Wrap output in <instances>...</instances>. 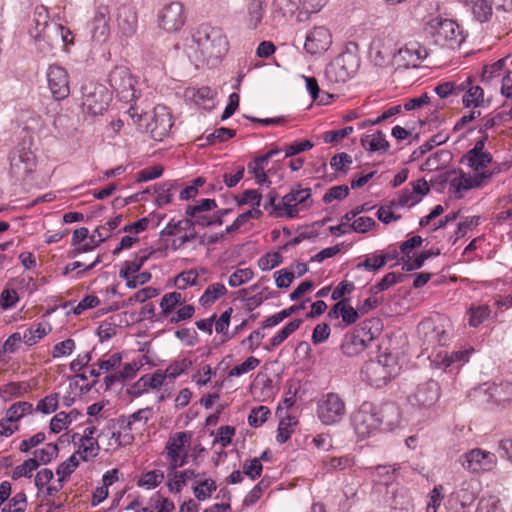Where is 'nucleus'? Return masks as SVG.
<instances>
[{
    "instance_id": "obj_31",
    "label": "nucleus",
    "mask_w": 512,
    "mask_h": 512,
    "mask_svg": "<svg viewBox=\"0 0 512 512\" xmlns=\"http://www.w3.org/2000/svg\"><path fill=\"white\" fill-rule=\"evenodd\" d=\"M368 344L360 338L359 334L353 331L351 334H347L341 344V350L344 355L353 357L361 353L367 348Z\"/></svg>"
},
{
    "instance_id": "obj_55",
    "label": "nucleus",
    "mask_w": 512,
    "mask_h": 512,
    "mask_svg": "<svg viewBox=\"0 0 512 512\" xmlns=\"http://www.w3.org/2000/svg\"><path fill=\"white\" fill-rule=\"evenodd\" d=\"M59 448L56 443H48L45 448L35 451V459L40 464H48L58 456Z\"/></svg>"
},
{
    "instance_id": "obj_11",
    "label": "nucleus",
    "mask_w": 512,
    "mask_h": 512,
    "mask_svg": "<svg viewBox=\"0 0 512 512\" xmlns=\"http://www.w3.org/2000/svg\"><path fill=\"white\" fill-rule=\"evenodd\" d=\"M31 144V138H25L10 154V174L17 180H25L36 168V156Z\"/></svg>"
},
{
    "instance_id": "obj_37",
    "label": "nucleus",
    "mask_w": 512,
    "mask_h": 512,
    "mask_svg": "<svg viewBox=\"0 0 512 512\" xmlns=\"http://www.w3.org/2000/svg\"><path fill=\"white\" fill-rule=\"evenodd\" d=\"M198 476V474L191 469H185L183 471L174 472L173 479H169L167 482V486L169 490L173 493H179L183 486L186 485L187 480L194 479Z\"/></svg>"
},
{
    "instance_id": "obj_16",
    "label": "nucleus",
    "mask_w": 512,
    "mask_h": 512,
    "mask_svg": "<svg viewBox=\"0 0 512 512\" xmlns=\"http://www.w3.org/2000/svg\"><path fill=\"white\" fill-rule=\"evenodd\" d=\"M462 466L472 473L488 472L497 465L494 453L481 448H474L461 457Z\"/></svg>"
},
{
    "instance_id": "obj_12",
    "label": "nucleus",
    "mask_w": 512,
    "mask_h": 512,
    "mask_svg": "<svg viewBox=\"0 0 512 512\" xmlns=\"http://www.w3.org/2000/svg\"><path fill=\"white\" fill-rule=\"evenodd\" d=\"M351 424L360 439L369 438L380 431L376 405L364 401L352 414Z\"/></svg>"
},
{
    "instance_id": "obj_46",
    "label": "nucleus",
    "mask_w": 512,
    "mask_h": 512,
    "mask_svg": "<svg viewBox=\"0 0 512 512\" xmlns=\"http://www.w3.org/2000/svg\"><path fill=\"white\" fill-rule=\"evenodd\" d=\"M50 328L47 330L46 325L43 323H38L36 327H30L26 329L23 333V341L28 346L35 345L38 343L45 335H47Z\"/></svg>"
},
{
    "instance_id": "obj_24",
    "label": "nucleus",
    "mask_w": 512,
    "mask_h": 512,
    "mask_svg": "<svg viewBox=\"0 0 512 512\" xmlns=\"http://www.w3.org/2000/svg\"><path fill=\"white\" fill-rule=\"evenodd\" d=\"M488 403L505 407L512 402V382L493 383L485 390Z\"/></svg>"
},
{
    "instance_id": "obj_39",
    "label": "nucleus",
    "mask_w": 512,
    "mask_h": 512,
    "mask_svg": "<svg viewBox=\"0 0 512 512\" xmlns=\"http://www.w3.org/2000/svg\"><path fill=\"white\" fill-rule=\"evenodd\" d=\"M491 310L486 304L472 305L468 310V323L471 327L477 328L490 317Z\"/></svg>"
},
{
    "instance_id": "obj_25",
    "label": "nucleus",
    "mask_w": 512,
    "mask_h": 512,
    "mask_svg": "<svg viewBox=\"0 0 512 512\" xmlns=\"http://www.w3.org/2000/svg\"><path fill=\"white\" fill-rule=\"evenodd\" d=\"M379 428L381 430L392 431L400 423V411L395 403L388 402L376 406Z\"/></svg>"
},
{
    "instance_id": "obj_42",
    "label": "nucleus",
    "mask_w": 512,
    "mask_h": 512,
    "mask_svg": "<svg viewBox=\"0 0 512 512\" xmlns=\"http://www.w3.org/2000/svg\"><path fill=\"white\" fill-rule=\"evenodd\" d=\"M506 58H501L490 65H484L481 72V81L485 84L491 83L494 78L502 75L505 69Z\"/></svg>"
},
{
    "instance_id": "obj_21",
    "label": "nucleus",
    "mask_w": 512,
    "mask_h": 512,
    "mask_svg": "<svg viewBox=\"0 0 512 512\" xmlns=\"http://www.w3.org/2000/svg\"><path fill=\"white\" fill-rule=\"evenodd\" d=\"M331 44L332 35L330 31L323 26H319L314 27L307 33L304 49L311 55H318L327 51Z\"/></svg>"
},
{
    "instance_id": "obj_22",
    "label": "nucleus",
    "mask_w": 512,
    "mask_h": 512,
    "mask_svg": "<svg viewBox=\"0 0 512 512\" xmlns=\"http://www.w3.org/2000/svg\"><path fill=\"white\" fill-rule=\"evenodd\" d=\"M116 21L122 37L130 38L136 33L138 17L134 7L130 5H121L118 7Z\"/></svg>"
},
{
    "instance_id": "obj_49",
    "label": "nucleus",
    "mask_w": 512,
    "mask_h": 512,
    "mask_svg": "<svg viewBox=\"0 0 512 512\" xmlns=\"http://www.w3.org/2000/svg\"><path fill=\"white\" fill-rule=\"evenodd\" d=\"M39 467V462L35 458L25 460L21 465H18L12 473V479L17 480L21 477L31 478L32 472Z\"/></svg>"
},
{
    "instance_id": "obj_56",
    "label": "nucleus",
    "mask_w": 512,
    "mask_h": 512,
    "mask_svg": "<svg viewBox=\"0 0 512 512\" xmlns=\"http://www.w3.org/2000/svg\"><path fill=\"white\" fill-rule=\"evenodd\" d=\"M59 403V394L51 393L39 400L36 406V410L40 411L43 414H51L55 412L58 408Z\"/></svg>"
},
{
    "instance_id": "obj_33",
    "label": "nucleus",
    "mask_w": 512,
    "mask_h": 512,
    "mask_svg": "<svg viewBox=\"0 0 512 512\" xmlns=\"http://www.w3.org/2000/svg\"><path fill=\"white\" fill-rule=\"evenodd\" d=\"M474 352L473 347L452 351L446 354L442 360V366L446 370L452 367H460L469 361L471 354Z\"/></svg>"
},
{
    "instance_id": "obj_43",
    "label": "nucleus",
    "mask_w": 512,
    "mask_h": 512,
    "mask_svg": "<svg viewBox=\"0 0 512 512\" xmlns=\"http://www.w3.org/2000/svg\"><path fill=\"white\" fill-rule=\"evenodd\" d=\"M480 224V217L478 216H471L466 217L463 221L459 222L457 224V229L454 233V235L449 237V242H451L452 245H455L458 239L461 237H464L469 230H472L473 228L477 227Z\"/></svg>"
},
{
    "instance_id": "obj_44",
    "label": "nucleus",
    "mask_w": 512,
    "mask_h": 512,
    "mask_svg": "<svg viewBox=\"0 0 512 512\" xmlns=\"http://www.w3.org/2000/svg\"><path fill=\"white\" fill-rule=\"evenodd\" d=\"M296 423V419L292 416H286L280 420L276 435V441L279 444H284L290 439L294 432L292 427L296 425Z\"/></svg>"
},
{
    "instance_id": "obj_20",
    "label": "nucleus",
    "mask_w": 512,
    "mask_h": 512,
    "mask_svg": "<svg viewBox=\"0 0 512 512\" xmlns=\"http://www.w3.org/2000/svg\"><path fill=\"white\" fill-rule=\"evenodd\" d=\"M458 92H463L462 103L466 108L489 107L491 99H485L484 89L475 83V80L468 77L457 86Z\"/></svg>"
},
{
    "instance_id": "obj_54",
    "label": "nucleus",
    "mask_w": 512,
    "mask_h": 512,
    "mask_svg": "<svg viewBox=\"0 0 512 512\" xmlns=\"http://www.w3.org/2000/svg\"><path fill=\"white\" fill-rule=\"evenodd\" d=\"M270 410L266 406H258L251 410V412L248 415V424L252 427H260L262 424H264L268 416L270 415Z\"/></svg>"
},
{
    "instance_id": "obj_63",
    "label": "nucleus",
    "mask_w": 512,
    "mask_h": 512,
    "mask_svg": "<svg viewBox=\"0 0 512 512\" xmlns=\"http://www.w3.org/2000/svg\"><path fill=\"white\" fill-rule=\"evenodd\" d=\"M354 465V458L351 455H344L340 457H332L327 461L326 466L329 471L339 470L344 471Z\"/></svg>"
},
{
    "instance_id": "obj_53",
    "label": "nucleus",
    "mask_w": 512,
    "mask_h": 512,
    "mask_svg": "<svg viewBox=\"0 0 512 512\" xmlns=\"http://www.w3.org/2000/svg\"><path fill=\"white\" fill-rule=\"evenodd\" d=\"M236 135V131L234 129L220 127L217 128L214 132L208 134L205 137L207 145H215L217 143H222L230 138H233Z\"/></svg>"
},
{
    "instance_id": "obj_26",
    "label": "nucleus",
    "mask_w": 512,
    "mask_h": 512,
    "mask_svg": "<svg viewBox=\"0 0 512 512\" xmlns=\"http://www.w3.org/2000/svg\"><path fill=\"white\" fill-rule=\"evenodd\" d=\"M391 512H414V503L411 493L404 486L391 491V496L386 500Z\"/></svg>"
},
{
    "instance_id": "obj_29",
    "label": "nucleus",
    "mask_w": 512,
    "mask_h": 512,
    "mask_svg": "<svg viewBox=\"0 0 512 512\" xmlns=\"http://www.w3.org/2000/svg\"><path fill=\"white\" fill-rule=\"evenodd\" d=\"M381 330V320L379 318H371L362 321L354 331L369 344L379 336Z\"/></svg>"
},
{
    "instance_id": "obj_10",
    "label": "nucleus",
    "mask_w": 512,
    "mask_h": 512,
    "mask_svg": "<svg viewBox=\"0 0 512 512\" xmlns=\"http://www.w3.org/2000/svg\"><path fill=\"white\" fill-rule=\"evenodd\" d=\"M397 363L391 354L379 355L377 360L365 363L362 373L373 387L381 388L394 378L398 371Z\"/></svg>"
},
{
    "instance_id": "obj_30",
    "label": "nucleus",
    "mask_w": 512,
    "mask_h": 512,
    "mask_svg": "<svg viewBox=\"0 0 512 512\" xmlns=\"http://www.w3.org/2000/svg\"><path fill=\"white\" fill-rule=\"evenodd\" d=\"M267 8L266 0H250L247 5V26L257 29L262 22Z\"/></svg>"
},
{
    "instance_id": "obj_61",
    "label": "nucleus",
    "mask_w": 512,
    "mask_h": 512,
    "mask_svg": "<svg viewBox=\"0 0 512 512\" xmlns=\"http://www.w3.org/2000/svg\"><path fill=\"white\" fill-rule=\"evenodd\" d=\"M197 278L198 274L195 270L183 271L175 277V286L180 290H184L188 286H195Z\"/></svg>"
},
{
    "instance_id": "obj_41",
    "label": "nucleus",
    "mask_w": 512,
    "mask_h": 512,
    "mask_svg": "<svg viewBox=\"0 0 512 512\" xmlns=\"http://www.w3.org/2000/svg\"><path fill=\"white\" fill-rule=\"evenodd\" d=\"M226 293L227 289L222 283L211 284L199 298V303L204 307L209 306Z\"/></svg>"
},
{
    "instance_id": "obj_59",
    "label": "nucleus",
    "mask_w": 512,
    "mask_h": 512,
    "mask_svg": "<svg viewBox=\"0 0 512 512\" xmlns=\"http://www.w3.org/2000/svg\"><path fill=\"white\" fill-rule=\"evenodd\" d=\"M447 139V137H444L441 134L434 135L412 153V158L417 159L423 156L425 153L432 150L435 146L445 143Z\"/></svg>"
},
{
    "instance_id": "obj_47",
    "label": "nucleus",
    "mask_w": 512,
    "mask_h": 512,
    "mask_svg": "<svg viewBox=\"0 0 512 512\" xmlns=\"http://www.w3.org/2000/svg\"><path fill=\"white\" fill-rule=\"evenodd\" d=\"M472 12L479 22H486L492 16V6L487 0H471Z\"/></svg>"
},
{
    "instance_id": "obj_8",
    "label": "nucleus",
    "mask_w": 512,
    "mask_h": 512,
    "mask_svg": "<svg viewBox=\"0 0 512 512\" xmlns=\"http://www.w3.org/2000/svg\"><path fill=\"white\" fill-rule=\"evenodd\" d=\"M270 198L264 205V209L274 217L294 218L301 210L307 209L313 203L312 194H284L281 199L279 194H269Z\"/></svg>"
},
{
    "instance_id": "obj_23",
    "label": "nucleus",
    "mask_w": 512,
    "mask_h": 512,
    "mask_svg": "<svg viewBox=\"0 0 512 512\" xmlns=\"http://www.w3.org/2000/svg\"><path fill=\"white\" fill-rule=\"evenodd\" d=\"M110 12L108 6L101 5L96 11L92 21V38L98 43L105 42L110 35Z\"/></svg>"
},
{
    "instance_id": "obj_27",
    "label": "nucleus",
    "mask_w": 512,
    "mask_h": 512,
    "mask_svg": "<svg viewBox=\"0 0 512 512\" xmlns=\"http://www.w3.org/2000/svg\"><path fill=\"white\" fill-rule=\"evenodd\" d=\"M204 183L203 177H197L191 183H186L182 179L169 180L158 188L155 187L154 192H198V188Z\"/></svg>"
},
{
    "instance_id": "obj_9",
    "label": "nucleus",
    "mask_w": 512,
    "mask_h": 512,
    "mask_svg": "<svg viewBox=\"0 0 512 512\" xmlns=\"http://www.w3.org/2000/svg\"><path fill=\"white\" fill-rule=\"evenodd\" d=\"M129 112L132 118L137 117L135 122L139 126H142L143 121L146 122L145 130L155 141H162L167 137L173 126L172 115L166 106L155 107L152 114H138L133 106L130 107Z\"/></svg>"
},
{
    "instance_id": "obj_34",
    "label": "nucleus",
    "mask_w": 512,
    "mask_h": 512,
    "mask_svg": "<svg viewBox=\"0 0 512 512\" xmlns=\"http://www.w3.org/2000/svg\"><path fill=\"white\" fill-rule=\"evenodd\" d=\"M362 145L371 152H387L390 148L389 142L385 138V134L378 130L372 135H367L361 140Z\"/></svg>"
},
{
    "instance_id": "obj_52",
    "label": "nucleus",
    "mask_w": 512,
    "mask_h": 512,
    "mask_svg": "<svg viewBox=\"0 0 512 512\" xmlns=\"http://www.w3.org/2000/svg\"><path fill=\"white\" fill-rule=\"evenodd\" d=\"M192 366V361L188 358L174 360L168 368L164 371L166 377L175 379Z\"/></svg>"
},
{
    "instance_id": "obj_5",
    "label": "nucleus",
    "mask_w": 512,
    "mask_h": 512,
    "mask_svg": "<svg viewBox=\"0 0 512 512\" xmlns=\"http://www.w3.org/2000/svg\"><path fill=\"white\" fill-rule=\"evenodd\" d=\"M424 30L433 38L435 44L452 50L459 48L465 39L458 23L440 16L431 18L425 24Z\"/></svg>"
},
{
    "instance_id": "obj_1",
    "label": "nucleus",
    "mask_w": 512,
    "mask_h": 512,
    "mask_svg": "<svg viewBox=\"0 0 512 512\" xmlns=\"http://www.w3.org/2000/svg\"><path fill=\"white\" fill-rule=\"evenodd\" d=\"M462 163H466L474 172L473 175L460 174L451 181V186L455 192L461 189L469 190L479 188L486 184L496 173V167L489 169L493 164V156L490 152H466L462 158Z\"/></svg>"
},
{
    "instance_id": "obj_60",
    "label": "nucleus",
    "mask_w": 512,
    "mask_h": 512,
    "mask_svg": "<svg viewBox=\"0 0 512 512\" xmlns=\"http://www.w3.org/2000/svg\"><path fill=\"white\" fill-rule=\"evenodd\" d=\"M193 226V222L191 219H183L177 222H174L172 219L160 232L162 236L164 235H175L176 233H180L182 231H187Z\"/></svg>"
},
{
    "instance_id": "obj_2",
    "label": "nucleus",
    "mask_w": 512,
    "mask_h": 512,
    "mask_svg": "<svg viewBox=\"0 0 512 512\" xmlns=\"http://www.w3.org/2000/svg\"><path fill=\"white\" fill-rule=\"evenodd\" d=\"M360 57L358 55V44L350 41L345 49L332 60L324 70V80L329 89L345 84L358 71Z\"/></svg>"
},
{
    "instance_id": "obj_51",
    "label": "nucleus",
    "mask_w": 512,
    "mask_h": 512,
    "mask_svg": "<svg viewBox=\"0 0 512 512\" xmlns=\"http://www.w3.org/2000/svg\"><path fill=\"white\" fill-rule=\"evenodd\" d=\"M164 479V473L161 470H152L146 472L141 479L138 480L139 487H146L147 489L156 488Z\"/></svg>"
},
{
    "instance_id": "obj_15",
    "label": "nucleus",
    "mask_w": 512,
    "mask_h": 512,
    "mask_svg": "<svg viewBox=\"0 0 512 512\" xmlns=\"http://www.w3.org/2000/svg\"><path fill=\"white\" fill-rule=\"evenodd\" d=\"M108 81L120 101L130 103L136 98V80L126 66H116L109 73Z\"/></svg>"
},
{
    "instance_id": "obj_4",
    "label": "nucleus",
    "mask_w": 512,
    "mask_h": 512,
    "mask_svg": "<svg viewBox=\"0 0 512 512\" xmlns=\"http://www.w3.org/2000/svg\"><path fill=\"white\" fill-rule=\"evenodd\" d=\"M193 41L203 61L219 59L228 51V40L221 28L203 23L193 33Z\"/></svg>"
},
{
    "instance_id": "obj_28",
    "label": "nucleus",
    "mask_w": 512,
    "mask_h": 512,
    "mask_svg": "<svg viewBox=\"0 0 512 512\" xmlns=\"http://www.w3.org/2000/svg\"><path fill=\"white\" fill-rule=\"evenodd\" d=\"M192 434L188 431L177 432L171 435L166 443L167 457H175L181 454L191 442Z\"/></svg>"
},
{
    "instance_id": "obj_6",
    "label": "nucleus",
    "mask_w": 512,
    "mask_h": 512,
    "mask_svg": "<svg viewBox=\"0 0 512 512\" xmlns=\"http://www.w3.org/2000/svg\"><path fill=\"white\" fill-rule=\"evenodd\" d=\"M80 107L84 114L102 115L108 108L112 93L104 85L96 81H87L81 85Z\"/></svg>"
},
{
    "instance_id": "obj_32",
    "label": "nucleus",
    "mask_w": 512,
    "mask_h": 512,
    "mask_svg": "<svg viewBox=\"0 0 512 512\" xmlns=\"http://www.w3.org/2000/svg\"><path fill=\"white\" fill-rule=\"evenodd\" d=\"M31 386L28 382H10L0 387V397L3 401H10L13 398L22 397L28 393Z\"/></svg>"
},
{
    "instance_id": "obj_45",
    "label": "nucleus",
    "mask_w": 512,
    "mask_h": 512,
    "mask_svg": "<svg viewBox=\"0 0 512 512\" xmlns=\"http://www.w3.org/2000/svg\"><path fill=\"white\" fill-rule=\"evenodd\" d=\"M217 489L216 483L213 479H204L198 482L193 487V493L197 500L205 501L212 496V493Z\"/></svg>"
},
{
    "instance_id": "obj_14",
    "label": "nucleus",
    "mask_w": 512,
    "mask_h": 512,
    "mask_svg": "<svg viewBox=\"0 0 512 512\" xmlns=\"http://www.w3.org/2000/svg\"><path fill=\"white\" fill-rule=\"evenodd\" d=\"M440 397V386L435 380L419 384L408 396V403L422 415H429Z\"/></svg>"
},
{
    "instance_id": "obj_40",
    "label": "nucleus",
    "mask_w": 512,
    "mask_h": 512,
    "mask_svg": "<svg viewBox=\"0 0 512 512\" xmlns=\"http://www.w3.org/2000/svg\"><path fill=\"white\" fill-rule=\"evenodd\" d=\"M153 252L154 251L151 250L142 256H136L135 259L132 261H125L123 267L119 271V277L128 278V276L137 273L144 266L146 261L153 254Z\"/></svg>"
},
{
    "instance_id": "obj_17",
    "label": "nucleus",
    "mask_w": 512,
    "mask_h": 512,
    "mask_svg": "<svg viewBox=\"0 0 512 512\" xmlns=\"http://www.w3.org/2000/svg\"><path fill=\"white\" fill-rule=\"evenodd\" d=\"M427 57L426 48L418 41H409L394 54L398 68H416Z\"/></svg>"
},
{
    "instance_id": "obj_38",
    "label": "nucleus",
    "mask_w": 512,
    "mask_h": 512,
    "mask_svg": "<svg viewBox=\"0 0 512 512\" xmlns=\"http://www.w3.org/2000/svg\"><path fill=\"white\" fill-rule=\"evenodd\" d=\"M284 169L280 165L273 166L267 170L265 184L263 188L269 189V192H277L282 188Z\"/></svg>"
},
{
    "instance_id": "obj_57",
    "label": "nucleus",
    "mask_w": 512,
    "mask_h": 512,
    "mask_svg": "<svg viewBox=\"0 0 512 512\" xmlns=\"http://www.w3.org/2000/svg\"><path fill=\"white\" fill-rule=\"evenodd\" d=\"M283 257L280 252L266 253L258 260V266L262 271H269L280 265Z\"/></svg>"
},
{
    "instance_id": "obj_48",
    "label": "nucleus",
    "mask_w": 512,
    "mask_h": 512,
    "mask_svg": "<svg viewBox=\"0 0 512 512\" xmlns=\"http://www.w3.org/2000/svg\"><path fill=\"white\" fill-rule=\"evenodd\" d=\"M78 466L79 461L75 454L71 455L68 459L59 464L56 469V474L58 475L57 482H65V480L70 477Z\"/></svg>"
},
{
    "instance_id": "obj_7",
    "label": "nucleus",
    "mask_w": 512,
    "mask_h": 512,
    "mask_svg": "<svg viewBox=\"0 0 512 512\" xmlns=\"http://www.w3.org/2000/svg\"><path fill=\"white\" fill-rule=\"evenodd\" d=\"M417 331L424 351L445 346L451 339L450 321L446 317L425 319L419 323Z\"/></svg>"
},
{
    "instance_id": "obj_62",
    "label": "nucleus",
    "mask_w": 512,
    "mask_h": 512,
    "mask_svg": "<svg viewBox=\"0 0 512 512\" xmlns=\"http://www.w3.org/2000/svg\"><path fill=\"white\" fill-rule=\"evenodd\" d=\"M400 469L399 464L394 465H378L376 467V476L379 477V482L388 485L395 478V473Z\"/></svg>"
},
{
    "instance_id": "obj_36",
    "label": "nucleus",
    "mask_w": 512,
    "mask_h": 512,
    "mask_svg": "<svg viewBox=\"0 0 512 512\" xmlns=\"http://www.w3.org/2000/svg\"><path fill=\"white\" fill-rule=\"evenodd\" d=\"M32 411L33 406L30 402L19 401L13 403L6 411L5 420L10 423L18 422L24 416L32 413Z\"/></svg>"
},
{
    "instance_id": "obj_64",
    "label": "nucleus",
    "mask_w": 512,
    "mask_h": 512,
    "mask_svg": "<svg viewBox=\"0 0 512 512\" xmlns=\"http://www.w3.org/2000/svg\"><path fill=\"white\" fill-rule=\"evenodd\" d=\"M476 512H502L500 500L495 496L482 498L478 503Z\"/></svg>"
},
{
    "instance_id": "obj_50",
    "label": "nucleus",
    "mask_w": 512,
    "mask_h": 512,
    "mask_svg": "<svg viewBox=\"0 0 512 512\" xmlns=\"http://www.w3.org/2000/svg\"><path fill=\"white\" fill-rule=\"evenodd\" d=\"M182 295L179 292L166 293L160 302L161 313L164 316L169 315L175 307L182 302Z\"/></svg>"
},
{
    "instance_id": "obj_58",
    "label": "nucleus",
    "mask_w": 512,
    "mask_h": 512,
    "mask_svg": "<svg viewBox=\"0 0 512 512\" xmlns=\"http://www.w3.org/2000/svg\"><path fill=\"white\" fill-rule=\"evenodd\" d=\"M260 364V360L250 356L244 362L239 365L234 366L229 372V377H239L245 373H248L251 370H254Z\"/></svg>"
},
{
    "instance_id": "obj_18",
    "label": "nucleus",
    "mask_w": 512,
    "mask_h": 512,
    "mask_svg": "<svg viewBox=\"0 0 512 512\" xmlns=\"http://www.w3.org/2000/svg\"><path fill=\"white\" fill-rule=\"evenodd\" d=\"M185 20L184 7L178 1L166 4L158 13L159 26L167 32L180 30Z\"/></svg>"
},
{
    "instance_id": "obj_35",
    "label": "nucleus",
    "mask_w": 512,
    "mask_h": 512,
    "mask_svg": "<svg viewBox=\"0 0 512 512\" xmlns=\"http://www.w3.org/2000/svg\"><path fill=\"white\" fill-rule=\"evenodd\" d=\"M268 163L264 161L260 156L255 157L252 161L247 164V173L255 179L256 184L263 187L265 184L266 167Z\"/></svg>"
},
{
    "instance_id": "obj_3",
    "label": "nucleus",
    "mask_w": 512,
    "mask_h": 512,
    "mask_svg": "<svg viewBox=\"0 0 512 512\" xmlns=\"http://www.w3.org/2000/svg\"><path fill=\"white\" fill-rule=\"evenodd\" d=\"M37 50L47 54L55 47V41L60 39V24L50 21L47 7L37 5L33 12L31 27L28 30Z\"/></svg>"
},
{
    "instance_id": "obj_19",
    "label": "nucleus",
    "mask_w": 512,
    "mask_h": 512,
    "mask_svg": "<svg viewBox=\"0 0 512 512\" xmlns=\"http://www.w3.org/2000/svg\"><path fill=\"white\" fill-rule=\"evenodd\" d=\"M49 89L55 100H64L70 94L69 75L65 68L53 64L47 71Z\"/></svg>"
},
{
    "instance_id": "obj_13",
    "label": "nucleus",
    "mask_w": 512,
    "mask_h": 512,
    "mask_svg": "<svg viewBox=\"0 0 512 512\" xmlns=\"http://www.w3.org/2000/svg\"><path fill=\"white\" fill-rule=\"evenodd\" d=\"M317 417L324 425H335L346 414V404L339 394L328 392L317 402Z\"/></svg>"
}]
</instances>
